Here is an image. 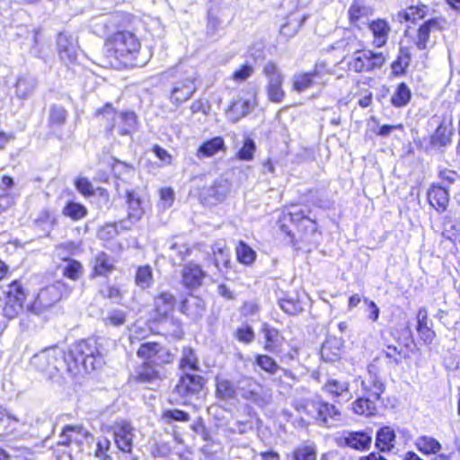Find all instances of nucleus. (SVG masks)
Segmentation results:
<instances>
[{
  "label": "nucleus",
  "mask_w": 460,
  "mask_h": 460,
  "mask_svg": "<svg viewBox=\"0 0 460 460\" xmlns=\"http://www.w3.org/2000/svg\"><path fill=\"white\" fill-rule=\"evenodd\" d=\"M108 430L112 434L117 448L125 453L131 454L133 450L134 428L132 423L125 419L116 420Z\"/></svg>",
  "instance_id": "17"
},
{
  "label": "nucleus",
  "mask_w": 460,
  "mask_h": 460,
  "mask_svg": "<svg viewBox=\"0 0 460 460\" xmlns=\"http://www.w3.org/2000/svg\"><path fill=\"white\" fill-rule=\"evenodd\" d=\"M215 397L219 402H228L237 400L238 387L231 379L217 376L215 377Z\"/></svg>",
  "instance_id": "28"
},
{
  "label": "nucleus",
  "mask_w": 460,
  "mask_h": 460,
  "mask_svg": "<svg viewBox=\"0 0 460 460\" xmlns=\"http://www.w3.org/2000/svg\"><path fill=\"white\" fill-rule=\"evenodd\" d=\"M161 419L164 423L170 424L172 421L188 422L190 420V416L183 410L167 409L162 411Z\"/></svg>",
  "instance_id": "55"
},
{
  "label": "nucleus",
  "mask_w": 460,
  "mask_h": 460,
  "mask_svg": "<svg viewBox=\"0 0 460 460\" xmlns=\"http://www.w3.org/2000/svg\"><path fill=\"white\" fill-rule=\"evenodd\" d=\"M61 214L72 222H78L87 217L88 208L80 202L67 200L62 208Z\"/></svg>",
  "instance_id": "42"
},
{
  "label": "nucleus",
  "mask_w": 460,
  "mask_h": 460,
  "mask_svg": "<svg viewBox=\"0 0 460 460\" xmlns=\"http://www.w3.org/2000/svg\"><path fill=\"white\" fill-rule=\"evenodd\" d=\"M415 447L422 455L429 456L438 454L442 446L438 440L429 436H420L415 441Z\"/></svg>",
  "instance_id": "47"
},
{
  "label": "nucleus",
  "mask_w": 460,
  "mask_h": 460,
  "mask_svg": "<svg viewBox=\"0 0 460 460\" xmlns=\"http://www.w3.org/2000/svg\"><path fill=\"white\" fill-rule=\"evenodd\" d=\"M196 90L195 78L183 77L172 85L169 94L170 102L177 107L181 106L192 97Z\"/></svg>",
  "instance_id": "23"
},
{
  "label": "nucleus",
  "mask_w": 460,
  "mask_h": 460,
  "mask_svg": "<svg viewBox=\"0 0 460 460\" xmlns=\"http://www.w3.org/2000/svg\"><path fill=\"white\" fill-rule=\"evenodd\" d=\"M447 110L449 111V114L443 116L441 121L429 137V144L431 146L443 147L452 142V137L455 132L453 127L455 104L451 102H447Z\"/></svg>",
  "instance_id": "18"
},
{
  "label": "nucleus",
  "mask_w": 460,
  "mask_h": 460,
  "mask_svg": "<svg viewBox=\"0 0 460 460\" xmlns=\"http://www.w3.org/2000/svg\"><path fill=\"white\" fill-rule=\"evenodd\" d=\"M411 62V53L409 47L401 46L395 58L391 62V76L401 77L407 74Z\"/></svg>",
  "instance_id": "32"
},
{
  "label": "nucleus",
  "mask_w": 460,
  "mask_h": 460,
  "mask_svg": "<svg viewBox=\"0 0 460 460\" xmlns=\"http://www.w3.org/2000/svg\"><path fill=\"white\" fill-rule=\"evenodd\" d=\"M277 226L292 245L307 240L318 232V223L297 204L287 206L279 216Z\"/></svg>",
  "instance_id": "5"
},
{
  "label": "nucleus",
  "mask_w": 460,
  "mask_h": 460,
  "mask_svg": "<svg viewBox=\"0 0 460 460\" xmlns=\"http://www.w3.org/2000/svg\"><path fill=\"white\" fill-rule=\"evenodd\" d=\"M284 80L269 82L266 86L267 98L270 102L280 103L286 97Z\"/></svg>",
  "instance_id": "50"
},
{
  "label": "nucleus",
  "mask_w": 460,
  "mask_h": 460,
  "mask_svg": "<svg viewBox=\"0 0 460 460\" xmlns=\"http://www.w3.org/2000/svg\"><path fill=\"white\" fill-rule=\"evenodd\" d=\"M262 73L268 79V83L272 81L284 80V75L281 73L279 66L273 61H269L263 66Z\"/></svg>",
  "instance_id": "63"
},
{
  "label": "nucleus",
  "mask_w": 460,
  "mask_h": 460,
  "mask_svg": "<svg viewBox=\"0 0 460 460\" xmlns=\"http://www.w3.org/2000/svg\"><path fill=\"white\" fill-rule=\"evenodd\" d=\"M93 449L91 448V455L96 460H111V442L105 436L94 437Z\"/></svg>",
  "instance_id": "43"
},
{
  "label": "nucleus",
  "mask_w": 460,
  "mask_h": 460,
  "mask_svg": "<svg viewBox=\"0 0 460 460\" xmlns=\"http://www.w3.org/2000/svg\"><path fill=\"white\" fill-rule=\"evenodd\" d=\"M327 74H330L326 61L317 60L310 71H301L295 74L291 80V90L301 93L313 88L317 81Z\"/></svg>",
  "instance_id": "14"
},
{
  "label": "nucleus",
  "mask_w": 460,
  "mask_h": 460,
  "mask_svg": "<svg viewBox=\"0 0 460 460\" xmlns=\"http://www.w3.org/2000/svg\"><path fill=\"white\" fill-rule=\"evenodd\" d=\"M241 396L252 404L263 405L266 402L263 385L253 378L246 379L245 385L241 387Z\"/></svg>",
  "instance_id": "29"
},
{
  "label": "nucleus",
  "mask_w": 460,
  "mask_h": 460,
  "mask_svg": "<svg viewBox=\"0 0 460 460\" xmlns=\"http://www.w3.org/2000/svg\"><path fill=\"white\" fill-rule=\"evenodd\" d=\"M254 73V67L249 63H243L239 66L230 75L234 83H243L248 80Z\"/></svg>",
  "instance_id": "60"
},
{
  "label": "nucleus",
  "mask_w": 460,
  "mask_h": 460,
  "mask_svg": "<svg viewBox=\"0 0 460 460\" xmlns=\"http://www.w3.org/2000/svg\"><path fill=\"white\" fill-rule=\"evenodd\" d=\"M256 105L255 94L252 99L238 96L230 101L226 108V115L231 122L236 123L248 116Z\"/></svg>",
  "instance_id": "21"
},
{
  "label": "nucleus",
  "mask_w": 460,
  "mask_h": 460,
  "mask_svg": "<svg viewBox=\"0 0 460 460\" xmlns=\"http://www.w3.org/2000/svg\"><path fill=\"white\" fill-rule=\"evenodd\" d=\"M176 297L168 291H161L153 298V307L150 313L149 322L161 327L163 335L181 339L184 332L182 323L174 316Z\"/></svg>",
  "instance_id": "6"
},
{
  "label": "nucleus",
  "mask_w": 460,
  "mask_h": 460,
  "mask_svg": "<svg viewBox=\"0 0 460 460\" xmlns=\"http://www.w3.org/2000/svg\"><path fill=\"white\" fill-rule=\"evenodd\" d=\"M291 456L293 460H316L317 454L312 446L303 445L294 448Z\"/></svg>",
  "instance_id": "59"
},
{
  "label": "nucleus",
  "mask_w": 460,
  "mask_h": 460,
  "mask_svg": "<svg viewBox=\"0 0 460 460\" xmlns=\"http://www.w3.org/2000/svg\"><path fill=\"white\" fill-rule=\"evenodd\" d=\"M322 390L334 402H337L341 396L349 393V383L348 381L329 378L323 385Z\"/></svg>",
  "instance_id": "41"
},
{
  "label": "nucleus",
  "mask_w": 460,
  "mask_h": 460,
  "mask_svg": "<svg viewBox=\"0 0 460 460\" xmlns=\"http://www.w3.org/2000/svg\"><path fill=\"white\" fill-rule=\"evenodd\" d=\"M154 282L153 270L149 265L138 266L136 270L135 283L141 288H148Z\"/></svg>",
  "instance_id": "51"
},
{
  "label": "nucleus",
  "mask_w": 460,
  "mask_h": 460,
  "mask_svg": "<svg viewBox=\"0 0 460 460\" xmlns=\"http://www.w3.org/2000/svg\"><path fill=\"white\" fill-rule=\"evenodd\" d=\"M383 354L388 359V363L394 366L409 357L408 353L394 345H387Z\"/></svg>",
  "instance_id": "58"
},
{
  "label": "nucleus",
  "mask_w": 460,
  "mask_h": 460,
  "mask_svg": "<svg viewBox=\"0 0 460 460\" xmlns=\"http://www.w3.org/2000/svg\"><path fill=\"white\" fill-rule=\"evenodd\" d=\"M102 357V344L94 335L74 341L62 353L66 369L74 376L95 370Z\"/></svg>",
  "instance_id": "4"
},
{
  "label": "nucleus",
  "mask_w": 460,
  "mask_h": 460,
  "mask_svg": "<svg viewBox=\"0 0 460 460\" xmlns=\"http://www.w3.org/2000/svg\"><path fill=\"white\" fill-rule=\"evenodd\" d=\"M281 309L288 314L296 315L302 311L300 303L292 298H283L279 302Z\"/></svg>",
  "instance_id": "64"
},
{
  "label": "nucleus",
  "mask_w": 460,
  "mask_h": 460,
  "mask_svg": "<svg viewBox=\"0 0 460 460\" xmlns=\"http://www.w3.org/2000/svg\"><path fill=\"white\" fill-rule=\"evenodd\" d=\"M231 191L227 179H217L199 192V199L203 206L214 207L226 200Z\"/></svg>",
  "instance_id": "16"
},
{
  "label": "nucleus",
  "mask_w": 460,
  "mask_h": 460,
  "mask_svg": "<svg viewBox=\"0 0 460 460\" xmlns=\"http://www.w3.org/2000/svg\"><path fill=\"white\" fill-rule=\"evenodd\" d=\"M29 297V290L22 279L12 280L6 286V290L0 296V313L7 321L19 318L26 308ZM6 325L0 319V333L4 332Z\"/></svg>",
  "instance_id": "10"
},
{
  "label": "nucleus",
  "mask_w": 460,
  "mask_h": 460,
  "mask_svg": "<svg viewBox=\"0 0 460 460\" xmlns=\"http://www.w3.org/2000/svg\"><path fill=\"white\" fill-rule=\"evenodd\" d=\"M396 434L389 426L381 427L376 434L375 446L379 452L389 453L395 445Z\"/></svg>",
  "instance_id": "36"
},
{
  "label": "nucleus",
  "mask_w": 460,
  "mask_h": 460,
  "mask_svg": "<svg viewBox=\"0 0 460 460\" xmlns=\"http://www.w3.org/2000/svg\"><path fill=\"white\" fill-rule=\"evenodd\" d=\"M115 269L114 259L107 252L101 251L97 252L92 260L90 278H107Z\"/></svg>",
  "instance_id": "27"
},
{
  "label": "nucleus",
  "mask_w": 460,
  "mask_h": 460,
  "mask_svg": "<svg viewBox=\"0 0 460 460\" xmlns=\"http://www.w3.org/2000/svg\"><path fill=\"white\" fill-rule=\"evenodd\" d=\"M256 144L254 140L247 136L244 137L241 148L235 153V158L239 161L249 162L253 160L256 152Z\"/></svg>",
  "instance_id": "52"
},
{
  "label": "nucleus",
  "mask_w": 460,
  "mask_h": 460,
  "mask_svg": "<svg viewBox=\"0 0 460 460\" xmlns=\"http://www.w3.org/2000/svg\"><path fill=\"white\" fill-rule=\"evenodd\" d=\"M294 409L318 426L327 429L333 428L335 422L341 419V411L333 402L319 395L296 401L294 403Z\"/></svg>",
  "instance_id": "8"
},
{
  "label": "nucleus",
  "mask_w": 460,
  "mask_h": 460,
  "mask_svg": "<svg viewBox=\"0 0 460 460\" xmlns=\"http://www.w3.org/2000/svg\"><path fill=\"white\" fill-rule=\"evenodd\" d=\"M140 360L129 381L136 385H149L165 378V368L174 361V354L161 341H146L136 350Z\"/></svg>",
  "instance_id": "2"
},
{
  "label": "nucleus",
  "mask_w": 460,
  "mask_h": 460,
  "mask_svg": "<svg viewBox=\"0 0 460 460\" xmlns=\"http://www.w3.org/2000/svg\"><path fill=\"white\" fill-rule=\"evenodd\" d=\"M447 21L443 17H431L421 22L416 29L414 46L419 50L429 48L431 32L445 31Z\"/></svg>",
  "instance_id": "19"
},
{
  "label": "nucleus",
  "mask_w": 460,
  "mask_h": 460,
  "mask_svg": "<svg viewBox=\"0 0 460 460\" xmlns=\"http://www.w3.org/2000/svg\"><path fill=\"white\" fill-rule=\"evenodd\" d=\"M371 429L346 430L341 438V445L359 452L367 451L371 447Z\"/></svg>",
  "instance_id": "22"
},
{
  "label": "nucleus",
  "mask_w": 460,
  "mask_h": 460,
  "mask_svg": "<svg viewBox=\"0 0 460 460\" xmlns=\"http://www.w3.org/2000/svg\"><path fill=\"white\" fill-rule=\"evenodd\" d=\"M178 368L183 373L196 372L200 369L199 357L196 350L190 346L182 347Z\"/></svg>",
  "instance_id": "39"
},
{
  "label": "nucleus",
  "mask_w": 460,
  "mask_h": 460,
  "mask_svg": "<svg viewBox=\"0 0 460 460\" xmlns=\"http://www.w3.org/2000/svg\"><path fill=\"white\" fill-rule=\"evenodd\" d=\"M93 442L94 435L82 424H66L50 451L56 460H84L90 456Z\"/></svg>",
  "instance_id": "3"
},
{
  "label": "nucleus",
  "mask_w": 460,
  "mask_h": 460,
  "mask_svg": "<svg viewBox=\"0 0 460 460\" xmlns=\"http://www.w3.org/2000/svg\"><path fill=\"white\" fill-rule=\"evenodd\" d=\"M415 319L418 342L421 345L430 346L436 338V332L433 329V322L429 318L428 309L426 307L419 308Z\"/></svg>",
  "instance_id": "20"
},
{
  "label": "nucleus",
  "mask_w": 460,
  "mask_h": 460,
  "mask_svg": "<svg viewBox=\"0 0 460 460\" xmlns=\"http://www.w3.org/2000/svg\"><path fill=\"white\" fill-rule=\"evenodd\" d=\"M306 18V15H298L295 13H289L285 23L280 28V33L287 38L293 37L303 26Z\"/></svg>",
  "instance_id": "45"
},
{
  "label": "nucleus",
  "mask_w": 460,
  "mask_h": 460,
  "mask_svg": "<svg viewBox=\"0 0 460 460\" xmlns=\"http://www.w3.org/2000/svg\"><path fill=\"white\" fill-rule=\"evenodd\" d=\"M67 111L65 107L53 104L49 107L48 124L51 128H57L66 124Z\"/></svg>",
  "instance_id": "49"
},
{
  "label": "nucleus",
  "mask_w": 460,
  "mask_h": 460,
  "mask_svg": "<svg viewBox=\"0 0 460 460\" xmlns=\"http://www.w3.org/2000/svg\"><path fill=\"white\" fill-rule=\"evenodd\" d=\"M119 234L116 223H105L97 229L98 239L105 243L113 241Z\"/></svg>",
  "instance_id": "57"
},
{
  "label": "nucleus",
  "mask_w": 460,
  "mask_h": 460,
  "mask_svg": "<svg viewBox=\"0 0 460 460\" xmlns=\"http://www.w3.org/2000/svg\"><path fill=\"white\" fill-rule=\"evenodd\" d=\"M70 293L71 288L64 281L58 280L40 288L27 308L34 314H40L67 298Z\"/></svg>",
  "instance_id": "11"
},
{
  "label": "nucleus",
  "mask_w": 460,
  "mask_h": 460,
  "mask_svg": "<svg viewBox=\"0 0 460 460\" xmlns=\"http://www.w3.org/2000/svg\"><path fill=\"white\" fill-rule=\"evenodd\" d=\"M214 263L217 269H230L231 268V254L226 245L217 246L213 249Z\"/></svg>",
  "instance_id": "53"
},
{
  "label": "nucleus",
  "mask_w": 460,
  "mask_h": 460,
  "mask_svg": "<svg viewBox=\"0 0 460 460\" xmlns=\"http://www.w3.org/2000/svg\"><path fill=\"white\" fill-rule=\"evenodd\" d=\"M411 100V91L405 82L397 84L391 96V104L395 108L405 107Z\"/></svg>",
  "instance_id": "48"
},
{
  "label": "nucleus",
  "mask_w": 460,
  "mask_h": 460,
  "mask_svg": "<svg viewBox=\"0 0 460 460\" xmlns=\"http://www.w3.org/2000/svg\"><path fill=\"white\" fill-rule=\"evenodd\" d=\"M253 365L258 367L259 370L269 376H275L281 370L282 376L274 379V382L279 387L289 388L298 380L297 376L293 371L281 367L278 361L268 354H255L253 357Z\"/></svg>",
  "instance_id": "12"
},
{
  "label": "nucleus",
  "mask_w": 460,
  "mask_h": 460,
  "mask_svg": "<svg viewBox=\"0 0 460 460\" xmlns=\"http://www.w3.org/2000/svg\"><path fill=\"white\" fill-rule=\"evenodd\" d=\"M427 14L428 5L423 3H418L399 11L397 13V19L400 23H416L418 21L424 20Z\"/></svg>",
  "instance_id": "34"
},
{
  "label": "nucleus",
  "mask_w": 460,
  "mask_h": 460,
  "mask_svg": "<svg viewBox=\"0 0 460 460\" xmlns=\"http://www.w3.org/2000/svg\"><path fill=\"white\" fill-rule=\"evenodd\" d=\"M103 125L106 137H110L116 132L119 137L133 135L139 126L138 116L134 111H119L111 102H105L93 113Z\"/></svg>",
  "instance_id": "7"
},
{
  "label": "nucleus",
  "mask_w": 460,
  "mask_h": 460,
  "mask_svg": "<svg viewBox=\"0 0 460 460\" xmlns=\"http://www.w3.org/2000/svg\"><path fill=\"white\" fill-rule=\"evenodd\" d=\"M207 384L206 378L199 374L182 373L173 387V393L187 405L193 397H199Z\"/></svg>",
  "instance_id": "13"
},
{
  "label": "nucleus",
  "mask_w": 460,
  "mask_h": 460,
  "mask_svg": "<svg viewBox=\"0 0 460 460\" xmlns=\"http://www.w3.org/2000/svg\"><path fill=\"white\" fill-rule=\"evenodd\" d=\"M126 203L128 205L127 218L131 223L138 222L143 215L142 199L138 193L134 190H128L125 193Z\"/></svg>",
  "instance_id": "35"
},
{
  "label": "nucleus",
  "mask_w": 460,
  "mask_h": 460,
  "mask_svg": "<svg viewBox=\"0 0 460 460\" xmlns=\"http://www.w3.org/2000/svg\"><path fill=\"white\" fill-rule=\"evenodd\" d=\"M372 35V45L376 49L384 48L390 37L391 26L385 18H376L367 23Z\"/></svg>",
  "instance_id": "25"
},
{
  "label": "nucleus",
  "mask_w": 460,
  "mask_h": 460,
  "mask_svg": "<svg viewBox=\"0 0 460 460\" xmlns=\"http://www.w3.org/2000/svg\"><path fill=\"white\" fill-rule=\"evenodd\" d=\"M206 277L201 266L195 263H187L181 270V283L187 288H197L201 286Z\"/></svg>",
  "instance_id": "31"
},
{
  "label": "nucleus",
  "mask_w": 460,
  "mask_h": 460,
  "mask_svg": "<svg viewBox=\"0 0 460 460\" xmlns=\"http://www.w3.org/2000/svg\"><path fill=\"white\" fill-rule=\"evenodd\" d=\"M76 190L84 198L92 197L95 194L93 185L86 177H77L74 181Z\"/></svg>",
  "instance_id": "62"
},
{
  "label": "nucleus",
  "mask_w": 460,
  "mask_h": 460,
  "mask_svg": "<svg viewBox=\"0 0 460 460\" xmlns=\"http://www.w3.org/2000/svg\"><path fill=\"white\" fill-rule=\"evenodd\" d=\"M345 63L344 70L348 74L366 75L381 70L386 63V56L366 45H361L341 59Z\"/></svg>",
  "instance_id": "9"
},
{
  "label": "nucleus",
  "mask_w": 460,
  "mask_h": 460,
  "mask_svg": "<svg viewBox=\"0 0 460 460\" xmlns=\"http://www.w3.org/2000/svg\"><path fill=\"white\" fill-rule=\"evenodd\" d=\"M367 376L361 381V388L364 394L373 398L376 402L381 401L382 394L385 391V384L379 376L382 369L381 358L376 357L367 365Z\"/></svg>",
  "instance_id": "15"
},
{
  "label": "nucleus",
  "mask_w": 460,
  "mask_h": 460,
  "mask_svg": "<svg viewBox=\"0 0 460 460\" xmlns=\"http://www.w3.org/2000/svg\"><path fill=\"white\" fill-rule=\"evenodd\" d=\"M133 171V166L126 162L120 161L117 158H113L111 164V172L113 176L120 180L126 174L131 172Z\"/></svg>",
  "instance_id": "61"
},
{
  "label": "nucleus",
  "mask_w": 460,
  "mask_h": 460,
  "mask_svg": "<svg viewBox=\"0 0 460 460\" xmlns=\"http://www.w3.org/2000/svg\"><path fill=\"white\" fill-rule=\"evenodd\" d=\"M351 411L358 416L370 417L377 412L376 401L363 394L357 397L350 405Z\"/></svg>",
  "instance_id": "37"
},
{
  "label": "nucleus",
  "mask_w": 460,
  "mask_h": 460,
  "mask_svg": "<svg viewBox=\"0 0 460 460\" xmlns=\"http://www.w3.org/2000/svg\"><path fill=\"white\" fill-rule=\"evenodd\" d=\"M234 337L238 342L248 345L254 341L255 332L251 325L244 323L235 329Z\"/></svg>",
  "instance_id": "56"
},
{
  "label": "nucleus",
  "mask_w": 460,
  "mask_h": 460,
  "mask_svg": "<svg viewBox=\"0 0 460 460\" xmlns=\"http://www.w3.org/2000/svg\"><path fill=\"white\" fill-rule=\"evenodd\" d=\"M56 348L57 346L44 349L35 358V363L39 369L48 373L50 376L60 373L59 358Z\"/></svg>",
  "instance_id": "26"
},
{
  "label": "nucleus",
  "mask_w": 460,
  "mask_h": 460,
  "mask_svg": "<svg viewBox=\"0 0 460 460\" xmlns=\"http://www.w3.org/2000/svg\"><path fill=\"white\" fill-rule=\"evenodd\" d=\"M58 221L50 209L45 208L41 210L37 217L33 220L34 226L41 231H47V236L58 226Z\"/></svg>",
  "instance_id": "44"
},
{
  "label": "nucleus",
  "mask_w": 460,
  "mask_h": 460,
  "mask_svg": "<svg viewBox=\"0 0 460 460\" xmlns=\"http://www.w3.org/2000/svg\"><path fill=\"white\" fill-rule=\"evenodd\" d=\"M66 264L61 268L62 277L71 281H78L84 274L83 263L71 257H64L61 259Z\"/></svg>",
  "instance_id": "40"
},
{
  "label": "nucleus",
  "mask_w": 460,
  "mask_h": 460,
  "mask_svg": "<svg viewBox=\"0 0 460 460\" xmlns=\"http://www.w3.org/2000/svg\"><path fill=\"white\" fill-rule=\"evenodd\" d=\"M112 16L115 31L103 40V58L113 69L136 66L142 49L141 38L137 34L142 21L137 15L126 11H117Z\"/></svg>",
  "instance_id": "1"
},
{
  "label": "nucleus",
  "mask_w": 460,
  "mask_h": 460,
  "mask_svg": "<svg viewBox=\"0 0 460 460\" xmlns=\"http://www.w3.org/2000/svg\"><path fill=\"white\" fill-rule=\"evenodd\" d=\"M427 201L430 208L438 213H444L447 210L450 195L447 188L440 183L433 182L427 190Z\"/></svg>",
  "instance_id": "24"
},
{
  "label": "nucleus",
  "mask_w": 460,
  "mask_h": 460,
  "mask_svg": "<svg viewBox=\"0 0 460 460\" xmlns=\"http://www.w3.org/2000/svg\"><path fill=\"white\" fill-rule=\"evenodd\" d=\"M374 13V9L362 4L358 0H354L348 9V21L350 26L360 29V23L364 19H367Z\"/></svg>",
  "instance_id": "33"
},
{
  "label": "nucleus",
  "mask_w": 460,
  "mask_h": 460,
  "mask_svg": "<svg viewBox=\"0 0 460 460\" xmlns=\"http://www.w3.org/2000/svg\"><path fill=\"white\" fill-rule=\"evenodd\" d=\"M226 146L222 137L217 136L205 140L197 149L199 158L211 157L219 152L225 153Z\"/></svg>",
  "instance_id": "38"
},
{
  "label": "nucleus",
  "mask_w": 460,
  "mask_h": 460,
  "mask_svg": "<svg viewBox=\"0 0 460 460\" xmlns=\"http://www.w3.org/2000/svg\"><path fill=\"white\" fill-rule=\"evenodd\" d=\"M128 321L127 313L122 310L115 309L108 313L102 319V323L106 327L119 328L123 326Z\"/></svg>",
  "instance_id": "54"
},
{
  "label": "nucleus",
  "mask_w": 460,
  "mask_h": 460,
  "mask_svg": "<svg viewBox=\"0 0 460 460\" xmlns=\"http://www.w3.org/2000/svg\"><path fill=\"white\" fill-rule=\"evenodd\" d=\"M260 332L263 337V349L270 353H278L279 346L285 340L281 332L268 323L261 324Z\"/></svg>",
  "instance_id": "30"
},
{
  "label": "nucleus",
  "mask_w": 460,
  "mask_h": 460,
  "mask_svg": "<svg viewBox=\"0 0 460 460\" xmlns=\"http://www.w3.org/2000/svg\"><path fill=\"white\" fill-rule=\"evenodd\" d=\"M235 256L237 261L244 266H252L257 258L256 252L242 240L236 243Z\"/></svg>",
  "instance_id": "46"
}]
</instances>
